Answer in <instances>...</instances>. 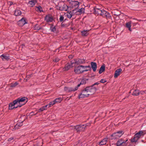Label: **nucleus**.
Wrapping results in <instances>:
<instances>
[{
  "mask_svg": "<svg viewBox=\"0 0 146 146\" xmlns=\"http://www.w3.org/2000/svg\"><path fill=\"white\" fill-rule=\"evenodd\" d=\"M97 90L96 86H93L92 85L87 86L81 91V93L78 96L79 99L89 97L90 95L94 94Z\"/></svg>",
  "mask_w": 146,
  "mask_h": 146,
  "instance_id": "obj_1",
  "label": "nucleus"
},
{
  "mask_svg": "<svg viewBox=\"0 0 146 146\" xmlns=\"http://www.w3.org/2000/svg\"><path fill=\"white\" fill-rule=\"evenodd\" d=\"M66 7L68 8V7L62 2L58 3V5H56L55 7L57 9L61 11H67Z\"/></svg>",
  "mask_w": 146,
  "mask_h": 146,
  "instance_id": "obj_2",
  "label": "nucleus"
},
{
  "mask_svg": "<svg viewBox=\"0 0 146 146\" xmlns=\"http://www.w3.org/2000/svg\"><path fill=\"white\" fill-rule=\"evenodd\" d=\"M84 125H77L74 126V129L76 131L77 133H79L80 132L84 131L85 130Z\"/></svg>",
  "mask_w": 146,
  "mask_h": 146,
  "instance_id": "obj_3",
  "label": "nucleus"
},
{
  "mask_svg": "<svg viewBox=\"0 0 146 146\" xmlns=\"http://www.w3.org/2000/svg\"><path fill=\"white\" fill-rule=\"evenodd\" d=\"M124 133L123 131H119L113 133L111 135V136L113 137L112 139H115L121 137Z\"/></svg>",
  "mask_w": 146,
  "mask_h": 146,
  "instance_id": "obj_4",
  "label": "nucleus"
},
{
  "mask_svg": "<svg viewBox=\"0 0 146 146\" xmlns=\"http://www.w3.org/2000/svg\"><path fill=\"white\" fill-rule=\"evenodd\" d=\"M84 66L80 65L76 67H75L74 69V72L77 74H79L83 73V68Z\"/></svg>",
  "mask_w": 146,
  "mask_h": 146,
  "instance_id": "obj_5",
  "label": "nucleus"
},
{
  "mask_svg": "<svg viewBox=\"0 0 146 146\" xmlns=\"http://www.w3.org/2000/svg\"><path fill=\"white\" fill-rule=\"evenodd\" d=\"M100 15L104 17H106L107 19H110L111 18L110 14L108 12L102 9Z\"/></svg>",
  "mask_w": 146,
  "mask_h": 146,
  "instance_id": "obj_6",
  "label": "nucleus"
},
{
  "mask_svg": "<svg viewBox=\"0 0 146 146\" xmlns=\"http://www.w3.org/2000/svg\"><path fill=\"white\" fill-rule=\"evenodd\" d=\"M116 146H126L127 144L124 142V140L122 139H119L115 144Z\"/></svg>",
  "mask_w": 146,
  "mask_h": 146,
  "instance_id": "obj_7",
  "label": "nucleus"
},
{
  "mask_svg": "<svg viewBox=\"0 0 146 146\" xmlns=\"http://www.w3.org/2000/svg\"><path fill=\"white\" fill-rule=\"evenodd\" d=\"M27 23L25 19L23 17L17 22V24L20 27H22Z\"/></svg>",
  "mask_w": 146,
  "mask_h": 146,
  "instance_id": "obj_8",
  "label": "nucleus"
},
{
  "mask_svg": "<svg viewBox=\"0 0 146 146\" xmlns=\"http://www.w3.org/2000/svg\"><path fill=\"white\" fill-rule=\"evenodd\" d=\"M93 9L94 13L96 15H100V13H101L102 10L97 8L96 6L94 7Z\"/></svg>",
  "mask_w": 146,
  "mask_h": 146,
  "instance_id": "obj_9",
  "label": "nucleus"
},
{
  "mask_svg": "<svg viewBox=\"0 0 146 146\" xmlns=\"http://www.w3.org/2000/svg\"><path fill=\"white\" fill-rule=\"evenodd\" d=\"M45 20L48 23L52 22L54 20V19L51 15L48 14L46 15L45 17Z\"/></svg>",
  "mask_w": 146,
  "mask_h": 146,
  "instance_id": "obj_10",
  "label": "nucleus"
},
{
  "mask_svg": "<svg viewBox=\"0 0 146 146\" xmlns=\"http://www.w3.org/2000/svg\"><path fill=\"white\" fill-rule=\"evenodd\" d=\"M64 90L67 92H71L76 91L74 88L65 86L64 88Z\"/></svg>",
  "mask_w": 146,
  "mask_h": 146,
  "instance_id": "obj_11",
  "label": "nucleus"
},
{
  "mask_svg": "<svg viewBox=\"0 0 146 146\" xmlns=\"http://www.w3.org/2000/svg\"><path fill=\"white\" fill-rule=\"evenodd\" d=\"M85 62V59L78 58L76 59V63L77 65H79Z\"/></svg>",
  "mask_w": 146,
  "mask_h": 146,
  "instance_id": "obj_12",
  "label": "nucleus"
},
{
  "mask_svg": "<svg viewBox=\"0 0 146 146\" xmlns=\"http://www.w3.org/2000/svg\"><path fill=\"white\" fill-rule=\"evenodd\" d=\"M18 99L19 102V104H21V102L22 103L25 102V103L26 104L28 101V99L27 97H24L21 98H19Z\"/></svg>",
  "mask_w": 146,
  "mask_h": 146,
  "instance_id": "obj_13",
  "label": "nucleus"
},
{
  "mask_svg": "<svg viewBox=\"0 0 146 146\" xmlns=\"http://www.w3.org/2000/svg\"><path fill=\"white\" fill-rule=\"evenodd\" d=\"M91 67L94 72H95L97 68V64L96 63L94 62H91Z\"/></svg>",
  "mask_w": 146,
  "mask_h": 146,
  "instance_id": "obj_14",
  "label": "nucleus"
},
{
  "mask_svg": "<svg viewBox=\"0 0 146 146\" xmlns=\"http://www.w3.org/2000/svg\"><path fill=\"white\" fill-rule=\"evenodd\" d=\"M122 69L121 68L118 69L116 70L115 72L114 77L115 78H117L119 75Z\"/></svg>",
  "mask_w": 146,
  "mask_h": 146,
  "instance_id": "obj_15",
  "label": "nucleus"
},
{
  "mask_svg": "<svg viewBox=\"0 0 146 146\" xmlns=\"http://www.w3.org/2000/svg\"><path fill=\"white\" fill-rule=\"evenodd\" d=\"M43 143L42 139H40L37 141L36 143L34 145V146H42Z\"/></svg>",
  "mask_w": 146,
  "mask_h": 146,
  "instance_id": "obj_16",
  "label": "nucleus"
},
{
  "mask_svg": "<svg viewBox=\"0 0 146 146\" xmlns=\"http://www.w3.org/2000/svg\"><path fill=\"white\" fill-rule=\"evenodd\" d=\"M139 137H138L135 134L133 138H132L131 139V143L136 142L139 139Z\"/></svg>",
  "mask_w": 146,
  "mask_h": 146,
  "instance_id": "obj_17",
  "label": "nucleus"
},
{
  "mask_svg": "<svg viewBox=\"0 0 146 146\" xmlns=\"http://www.w3.org/2000/svg\"><path fill=\"white\" fill-rule=\"evenodd\" d=\"M71 64H70V63L68 62L65 65L64 69L65 71H68L69 69L72 67Z\"/></svg>",
  "mask_w": 146,
  "mask_h": 146,
  "instance_id": "obj_18",
  "label": "nucleus"
},
{
  "mask_svg": "<svg viewBox=\"0 0 146 146\" xmlns=\"http://www.w3.org/2000/svg\"><path fill=\"white\" fill-rule=\"evenodd\" d=\"M0 57L3 61L8 60L9 59V56H7L4 54H3Z\"/></svg>",
  "mask_w": 146,
  "mask_h": 146,
  "instance_id": "obj_19",
  "label": "nucleus"
},
{
  "mask_svg": "<svg viewBox=\"0 0 146 146\" xmlns=\"http://www.w3.org/2000/svg\"><path fill=\"white\" fill-rule=\"evenodd\" d=\"M105 66L104 64H103L100 67L99 71V74H101L103 72L105 71Z\"/></svg>",
  "mask_w": 146,
  "mask_h": 146,
  "instance_id": "obj_20",
  "label": "nucleus"
},
{
  "mask_svg": "<svg viewBox=\"0 0 146 146\" xmlns=\"http://www.w3.org/2000/svg\"><path fill=\"white\" fill-rule=\"evenodd\" d=\"M76 11V9H74L72 11H70L67 15V17L69 19H70L72 16L74 14L75 12L74 11Z\"/></svg>",
  "mask_w": 146,
  "mask_h": 146,
  "instance_id": "obj_21",
  "label": "nucleus"
},
{
  "mask_svg": "<svg viewBox=\"0 0 146 146\" xmlns=\"http://www.w3.org/2000/svg\"><path fill=\"white\" fill-rule=\"evenodd\" d=\"M108 140V138H105L104 139L101 141L100 142L99 144L100 145H102L106 144L107 141Z\"/></svg>",
  "mask_w": 146,
  "mask_h": 146,
  "instance_id": "obj_22",
  "label": "nucleus"
},
{
  "mask_svg": "<svg viewBox=\"0 0 146 146\" xmlns=\"http://www.w3.org/2000/svg\"><path fill=\"white\" fill-rule=\"evenodd\" d=\"M112 13L114 16H119L121 15V12L117 10H114L112 11Z\"/></svg>",
  "mask_w": 146,
  "mask_h": 146,
  "instance_id": "obj_23",
  "label": "nucleus"
},
{
  "mask_svg": "<svg viewBox=\"0 0 146 146\" xmlns=\"http://www.w3.org/2000/svg\"><path fill=\"white\" fill-rule=\"evenodd\" d=\"M36 2V0H32L29 1V3L31 5V7H33Z\"/></svg>",
  "mask_w": 146,
  "mask_h": 146,
  "instance_id": "obj_24",
  "label": "nucleus"
},
{
  "mask_svg": "<svg viewBox=\"0 0 146 146\" xmlns=\"http://www.w3.org/2000/svg\"><path fill=\"white\" fill-rule=\"evenodd\" d=\"M21 14V11L19 10H16L14 12V15L16 16L20 15Z\"/></svg>",
  "mask_w": 146,
  "mask_h": 146,
  "instance_id": "obj_25",
  "label": "nucleus"
},
{
  "mask_svg": "<svg viewBox=\"0 0 146 146\" xmlns=\"http://www.w3.org/2000/svg\"><path fill=\"white\" fill-rule=\"evenodd\" d=\"M140 93L139 90H135L133 92L132 95L134 96H137L139 95Z\"/></svg>",
  "mask_w": 146,
  "mask_h": 146,
  "instance_id": "obj_26",
  "label": "nucleus"
},
{
  "mask_svg": "<svg viewBox=\"0 0 146 146\" xmlns=\"http://www.w3.org/2000/svg\"><path fill=\"white\" fill-rule=\"evenodd\" d=\"M74 3H75L74 5V7H75L74 9H76V10H77L78 8V5L79 3L78 1H74Z\"/></svg>",
  "mask_w": 146,
  "mask_h": 146,
  "instance_id": "obj_27",
  "label": "nucleus"
},
{
  "mask_svg": "<svg viewBox=\"0 0 146 146\" xmlns=\"http://www.w3.org/2000/svg\"><path fill=\"white\" fill-rule=\"evenodd\" d=\"M126 27L128 28L129 30L130 31H131V23L130 22H129L128 23H127L126 24Z\"/></svg>",
  "mask_w": 146,
  "mask_h": 146,
  "instance_id": "obj_28",
  "label": "nucleus"
},
{
  "mask_svg": "<svg viewBox=\"0 0 146 146\" xmlns=\"http://www.w3.org/2000/svg\"><path fill=\"white\" fill-rule=\"evenodd\" d=\"M87 30L81 32L82 35V36H87L89 34Z\"/></svg>",
  "mask_w": 146,
  "mask_h": 146,
  "instance_id": "obj_29",
  "label": "nucleus"
},
{
  "mask_svg": "<svg viewBox=\"0 0 146 146\" xmlns=\"http://www.w3.org/2000/svg\"><path fill=\"white\" fill-rule=\"evenodd\" d=\"M143 131H140L136 133L135 135L138 137H139V138H140L141 136L143 135Z\"/></svg>",
  "mask_w": 146,
  "mask_h": 146,
  "instance_id": "obj_30",
  "label": "nucleus"
},
{
  "mask_svg": "<svg viewBox=\"0 0 146 146\" xmlns=\"http://www.w3.org/2000/svg\"><path fill=\"white\" fill-rule=\"evenodd\" d=\"M62 99L60 97L56 98L54 101L55 103H60L62 100Z\"/></svg>",
  "mask_w": 146,
  "mask_h": 146,
  "instance_id": "obj_31",
  "label": "nucleus"
},
{
  "mask_svg": "<svg viewBox=\"0 0 146 146\" xmlns=\"http://www.w3.org/2000/svg\"><path fill=\"white\" fill-rule=\"evenodd\" d=\"M14 106L12 102L10 103L9 105V110H12L14 109Z\"/></svg>",
  "mask_w": 146,
  "mask_h": 146,
  "instance_id": "obj_32",
  "label": "nucleus"
},
{
  "mask_svg": "<svg viewBox=\"0 0 146 146\" xmlns=\"http://www.w3.org/2000/svg\"><path fill=\"white\" fill-rule=\"evenodd\" d=\"M18 84V83L17 82H15L14 84H11L10 85L11 87H15Z\"/></svg>",
  "mask_w": 146,
  "mask_h": 146,
  "instance_id": "obj_33",
  "label": "nucleus"
},
{
  "mask_svg": "<svg viewBox=\"0 0 146 146\" xmlns=\"http://www.w3.org/2000/svg\"><path fill=\"white\" fill-rule=\"evenodd\" d=\"M56 26H54L53 27H52V26H50V29L51 30V31L55 33L56 32Z\"/></svg>",
  "mask_w": 146,
  "mask_h": 146,
  "instance_id": "obj_34",
  "label": "nucleus"
},
{
  "mask_svg": "<svg viewBox=\"0 0 146 146\" xmlns=\"http://www.w3.org/2000/svg\"><path fill=\"white\" fill-rule=\"evenodd\" d=\"M12 103H13L14 106H15L16 104H17L18 103L19 104V102L18 98L13 101V102H12Z\"/></svg>",
  "mask_w": 146,
  "mask_h": 146,
  "instance_id": "obj_35",
  "label": "nucleus"
},
{
  "mask_svg": "<svg viewBox=\"0 0 146 146\" xmlns=\"http://www.w3.org/2000/svg\"><path fill=\"white\" fill-rule=\"evenodd\" d=\"M35 30H39L42 29L41 27H38V24H36L34 27Z\"/></svg>",
  "mask_w": 146,
  "mask_h": 146,
  "instance_id": "obj_36",
  "label": "nucleus"
},
{
  "mask_svg": "<svg viewBox=\"0 0 146 146\" xmlns=\"http://www.w3.org/2000/svg\"><path fill=\"white\" fill-rule=\"evenodd\" d=\"M36 7L37 8L38 10L40 12L43 11L42 8L40 6L38 5V7Z\"/></svg>",
  "mask_w": 146,
  "mask_h": 146,
  "instance_id": "obj_37",
  "label": "nucleus"
},
{
  "mask_svg": "<svg viewBox=\"0 0 146 146\" xmlns=\"http://www.w3.org/2000/svg\"><path fill=\"white\" fill-rule=\"evenodd\" d=\"M86 83V80H85V78H84L83 79H82L81 81L80 82V84H85Z\"/></svg>",
  "mask_w": 146,
  "mask_h": 146,
  "instance_id": "obj_38",
  "label": "nucleus"
},
{
  "mask_svg": "<svg viewBox=\"0 0 146 146\" xmlns=\"http://www.w3.org/2000/svg\"><path fill=\"white\" fill-rule=\"evenodd\" d=\"M70 62L71 63H70V64H71L72 66V64H76V59H75L71 61Z\"/></svg>",
  "mask_w": 146,
  "mask_h": 146,
  "instance_id": "obj_39",
  "label": "nucleus"
},
{
  "mask_svg": "<svg viewBox=\"0 0 146 146\" xmlns=\"http://www.w3.org/2000/svg\"><path fill=\"white\" fill-rule=\"evenodd\" d=\"M67 27V25L65 24L64 23H63V22H62L61 24V27Z\"/></svg>",
  "mask_w": 146,
  "mask_h": 146,
  "instance_id": "obj_40",
  "label": "nucleus"
},
{
  "mask_svg": "<svg viewBox=\"0 0 146 146\" xmlns=\"http://www.w3.org/2000/svg\"><path fill=\"white\" fill-rule=\"evenodd\" d=\"M56 103L55 102H54V100L52 102H51L49 103V105L50 107L51 106H53L54 104H55Z\"/></svg>",
  "mask_w": 146,
  "mask_h": 146,
  "instance_id": "obj_41",
  "label": "nucleus"
},
{
  "mask_svg": "<svg viewBox=\"0 0 146 146\" xmlns=\"http://www.w3.org/2000/svg\"><path fill=\"white\" fill-rule=\"evenodd\" d=\"M19 126H18V125L17 123L15 126L14 128L13 129V130H15L16 129H18L19 128Z\"/></svg>",
  "mask_w": 146,
  "mask_h": 146,
  "instance_id": "obj_42",
  "label": "nucleus"
},
{
  "mask_svg": "<svg viewBox=\"0 0 146 146\" xmlns=\"http://www.w3.org/2000/svg\"><path fill=\"white\" fill-rule=\"evenodd\" d=\"M84 8H81L80 9H79L78 10V11L81 13L82 14L83 13V11H84Z\"/></svg>",
  "mask_w": 146,
  "mask_h": 146,
  "instance_id": "obj_43",
  "label": "nucleus"
},
{
  "mask_svg": "<svg viewBox=\"0 0 146 146\" xmlns=\"http://www.w3.org/2000/svg\"><path fill=\"white\" fill-rule=\"evenodd\" d=\"M64 17L62 15H60L59 20L60 22H62L64 20Z\"/></svg>",
  "mask_w": 146,
  "mask_h": 146,
  "instance_id": "obj_44",
  "label": "nucleus"
},
{
  "mask_svg": "<svg viewBox=\"0 0 146 146\" xmlns=\"http://www.w3.org/2000/svg\"><path fill=\"white\" fill-rule=\"evenodd\" d=\"M107 82V81L106 80H105L104 79H101L100 81V82L102 83H104L105 82Z\"/></svg>",
  "mask_w": 146,
  "mask_h": 146,
  "instance_id": "obj_45",
  "label": "nucleus"
},
{
  "mask_svg": "<svg viewBox=\"0 0 146 146\" xmlns=\"http://www.w3.org/2000/svg\"><path fill=\"white\" fill-rule=\"evenodd\" d=\"M24 120L21 121L20 122H19L17 123V124L18 125V126H19V127H21L23 125V122L24 121Z\"/></svg>",
  "mask_w": 146,
  "mask_h": 146,
  "instance_id": "obj_46",
  "label": "nucleus"
},
{
  "mask_svg": "<svg viewBox=\"0 0 146 146\" xmlns=\"http://www.w3.org/2000/svg\"><path fill=\"white\" fill-rule=\"evenodd\" d=\"M90 123H87L85 124L84 125V126L85 127V129L86 128L87 126H90Z\"/></svg>",
  "mask_w": 146,
  "mask_h": 146,
  "instance_id": "obj_47",
  "label": "nucleus"
},
{
  "mask_svg": "<svg viewBox=\"0 0 146 146\" xmlns=\"http://www.w3.org/2000/svg\"><path fill=\"white\" fill-rule=\"evenodd\" d=\"M75 13L76 15H79L82 14L78 11H77L75 12L74 14Z\"/></svg>",
  "mask_w": 146,
  "mask_h": 146,
  "instance_id": "obj_48",
  "label": "nucleus"
},
{
  "mask_svg": "<svg viewBox=\"0 0 146 146\" xmlns=\"http://www.w3.org/2000/svg\"><path fill=\"white\" fill-rule=\"evenodd\" d=\"M81 85V84H80H80H78L77 86H76L74 88L76 91L78 89V87L80 86Z\"/></svg>",
  "mask_w": 146,
  "mask_h": 146,
  "instance_id": "obj_49",
  "label": "nucleus"
},
{
  "mask_svg": "<svg viewBox=\"0 0 146 146\" xmlns=\"http://www.w3.org/2000/svg\"><path fill=\"white\" fill-rule=\"evenodd\" d=\"M59 59L58 58H56L54 59L53 60V61L54 62H57L59 61Z\"/></svg>",
  "mask_w": 146,
  "mask_h": 146,
  "instance_id": "obj_50",
  "label": "nucleus"
},
{
  "mask_svg": "<svg viewBox=\"0 0 146 146\" xmlns=\"http://www.w3.org/2000/svg\"><path fill=\"white\" fill-rule=\"evenodd\" d=\"M88 70L90 71V70H89V69H86L85 66H84V68H83V72H84L85 71H87Z\"/></svg>",
  "mask_w": 146,
  "mask_h": 146,
  "instance_id": "obj_51",
  "label": "nucleus"
},
{
  "mask_svg": "<svg viewBox=\"0 0 146 146\" xmlns=\"http://www.w3.org/2000/svg\"><path fill=\"white\" fill-rule=\"evenodd\" d=\"M44 110L43 109V108H42V107L41 108L38 110V111L39 112H40V111H42Z\"/></svg>",
  "mask_w": 146,
  "mask_h": 146,
  "instance_id": "obj_52",
  "label": "nucleus"
},
{
  "mask_svg": "<svg viewBox=\"0 0 146 146\" xmlns=\"http://www.w3.org/2000/svg\"><path fill=\"white\" fill-rule=\"evenodd\" d=\"M14 139V137H11L10 138H9L8 139V141H11L12 140H13Z\"/></svg>",
  "mask_w": 146,
  "mask_h": 146,
  "instance_id": "obj_53",
  "label": "nucleus"
},
{
  "mask_svg": "<svg viewBox=\"0 0 146 146\" xmlns=\"http://www.w3.org/2000/svg\"><path fill=\"white\" fill-rule=\"evenodd\" d=\"M25 103H24V104H21H21H19V105H18V106L19 107H22L23 106L25 105Z\"/></svg>",
  "mask_w": 146,
  "mask_h": 146,
  "instance_id": "obj_54",
  "label": "nucleus"
},
{
  "mask_svg": "<svg viewBox=\"0 0 146 146\" xmlns=\"http://www.w3.org/2000/svg\"><path fill=\"white\" fill-rule=\"evenodd\" d=\"M100 83H99L98 82H96L95 83H94V84L92 85V86H94L96 85H98Z\"/></svg>",
  "mask_w": 146,
  "mask_h": 146,
  "instance_id": "obj_55",
  "label": "nucleus"
},
{
  "mask_svg": "<svg viewBox=\"0 0 146 146\" xmlns=\"http://www.w3.org/2000/svg\"><path fill=\"white\" fill-rule=\"evenodd\" d=\"M85 66V68H89V70H91V68L90 67V65H88V66Z\"/></svg>",
  "mask_w": 146,
  "mask_h": 146,
  "instance_id": "obj_56",
  "label": "nucleus"
},
{
  "mask_svg": "<svg viewBox=\"0 0 146 146\" xmlns=\"http://www.w3.org/2000/svg\"><path fill=\"white\" fill-rule=\"evenodd\" d=\"M68 57L69 58L72 59L73 58V56L72 55H70Z\"/></svg>",
  "mask_w": 146,
  "mask_h": 146,
  "instance_id": "obj_57",
  "label": "nucleus"
},
{
  "mask_svg": "<svg viewBox=\"0 0 146 146\" xmlns=\"http://www.w3.org/2000/svg\"><path fill=\"white\" fill-rule=\"evenodd\" d=\"M45 106V107H46V108H48L49 107H50V106H49V105L48 104H47Z\"/></svg>",
  "mask_w": 146,
  "mask_h": 146,
  "instance_id": "obj_58",
  "label": "nucleus"
},
{
  "mask_svg": "<svg viewBox=\"0 0 146 146\" xmlns=\"http://www.w3.org/2000/svg\"><path fill=\"white\" fill-rule=\"evenodd\" d=\"M42 108H43V109L44 110H46V107H45V106H43L42 107Z\"/></svg>",
  "mask_w": 146,
  "mask_h": 146,
  "instance_id": "obj_59",
  "label": "nucleus"
},
{
  "mask_svg": "<svg viewBox=\"0 0 146 146\" xmlns=\"http://www.w3.org/2000/svg\"><path fill=\"white\" fill-rule=\"evenodd\" d=\"M9 2L10 3V6H11V5H12L13 4V2H12V1H10Z\"/></svg>",
  "mask_w": 146,
  "mask_h": 146,
  "instance_id": "obj_60",
  "label": "nucleus"
},
{
  "mask_svg": "<svg viewBox=\"0 0 146 146\" xmlns=\"http://www.w3.org/2000/svg\"><path fill=\"white\" fill-rule=\"evenodd\" d=\"M18 107H19L18 105L17 106H15V105L14 107V108H17Z\"/></svg>",
  "mask_w": 146,
  "mask_h": 146,
  "instance_id": "obj_61",
  "label": "nucleus"
},
{
  "mask_svg": "<svg viewBox=\"0 0 146 146\" xmlns=\"http://www.w3.org/2000/svg\"><path fill=\"white\" fill-rule=\"evenodd\" d=\"M55 132V131H51L50 132V133H51L52 134H53V133L54 132Z\"/></svg>",
  "mask_w": 146,
  "mask_h": 146,
  "instance_id": "obj_62",
  "label": "nucleus"
},
{
  "mask_svg": "<svg viewBox=\"0 0 146 146\" xmlns=\"http://www.w3.org/2000/svg\"><path fill=\"white\" fill-rule=\"evenodd\" d=\"M128 141V139H127L125 141H124V142L126 144H127V143L126 142Z\"/></svg>",
  "mask_w": 146,
  "mask_h": 146,
  "instance_id": "obj_63",
  "label": "nucleus"
},
{
  "mask_svg": "<svg viewBox=\"0 0 146 146\" xmlns=\"http://www.w3.org/2000/svg\"><path fill=\"white\" fill-rule=\"evenodd\" d=\"M95 76H89V77H90V78H92L93 77Z\"/></svg>",
  "mask_w": 146,
  "mask_h": 146,
  "instance_id": "obj_64",
  "label": "nucleus"
}]
</instances>
